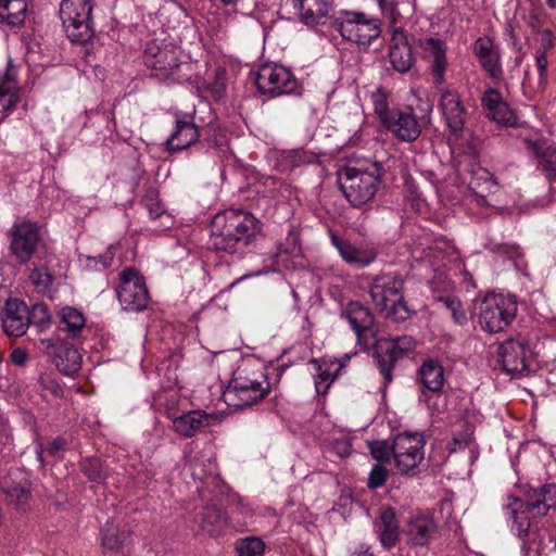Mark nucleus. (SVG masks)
<instances>
[{"label":"nucleus","instance_id":"1","mask_svg":"<svg viewBox=\"0 0 556 556\" xmlns=\"http://www.w3.org/2000/svg\"><path fill=\"white\" fill-rule=\"evenodd\" d=\"M262 229V222L252 213L228 208L212 218L208 244L217 253L242 258L257 241Z\"/></svg>","mask_w":556,"mask_h":556},{"label":"nucleus","instance_id":"2","mask_svg":"<svg viewBox=\"0 0 556 556\" xmlns=\"http://www.w3.org/2000/svg\"><path fill=\"white\" fill-rule=\"evenodd\" d=\"M439 106L450 130L448 142L452 153L468 155L477 159V138L465 127L467 110L457 90L445 89L441 92Z\"/></svg>","mask_w":556,"mask_h":556},{"label":"nucleus","instance_id":"3","mask_svg":"<svg viewBox=\"0 0 556 556\" xmlns=\"http://www.w3.org/2000/svg\"><path fill=\"white\" fill-rule=\"evenodd\" d=\"M383 174L384 168L380 162L348 166L340 175V189L351 205L361 207L372 200Z\"/></svg>","mask_w":556,"mask_h":556},{"label":"nucleus","instance_id":"4","mask_svg":"<svg viewBox=\"0 0 556 556\" xmlns=\"http://www.w3.org/2000/svg\"><path fill=\"white\" fill-rule=\"evenodd\" d=\"M403 277L394 271L381 273L371 278L369 295L375 306L394 320L408 318L409 311L403 296Z\"/></svg>","mask_w":556,"mask_h":556},{"label":"nucleus","instance_id":"5","mask_svg":"<svg viewBox=\"0 0 556 556\" xmlns=\"http://www.w3.org/2000/svg\"><path fill=\"white\" fill-rule=\"evenodd\" d=\"M270 392V383L264 372L238 368L229 381L224 400L229 406L244 408L265 399Z\"/></svg>","mask_w":556,"mask_h":556},{"label":"nucleus","instance_id":"6","mask_svg":"<svg viewBox=\"0 0 556 556\" xmlns=\"http://www.w3.org/2000/svg\"><path fill=\"white\" fill-rule=\"evenodd\" d=\"M517 311L515 296L489 293L477 304L478 324L488 333H498L510 326Z\"/></svg>","mask_w":556,"mask_h":556},{"label":"nucleus","instance_id":"7","mask_svg":"<svg viewBox=\"0 0 556 556\" xmlns=\"http://www.w3.org/2000/svg\"><path fill=\"white\" fill-rule=\"evenodd\" d=\"M329 20L344 39L358 46H369L381 33L379 20L367 18L363 13L342 10Z\"/></svg>","mask_w":556,"mask_h":556},{"label":"nucleus","instance_id":"8","mask_svg":"<svg viewBox=\"0 0 556 556\" xmlns=\"http://www.w3.org/2000/svg\"><path fill=\"white\" fill-rule=\"evenodd\" d=\"M90 0H62L60 17L73 42L86 43L93 37Z\"/></svg>","mask_w":556,"mask_h":556},{"label":"nucleus","instance_id":"9","mask_svg":"<svg viewBox=\"0 0 556 556\" xmlns=\"http://www.w3.org/2000/svg\"><path fill=\"white\" fill-rule=\"evenodd\" d=\"M116 298L125 312L139 313L148 308L150 293L141 274L127 267L119 274Z\"/></svg>","mask_w":556,"mask_h":556},{"label":"nucleus","instance_id":"10","mask_svg":"<svg viewBox=\"0 0 556 556\" xmlns=\"http://www.w3.org/2000/svg\"><path fill=\"white\" fill-rule=\"evenodd\" d=\"M415 349L410 337L380 339L375 348L374 357L383 377L384 388L393 380V368L399 359Z\"/></svg>","mask_w":556,"mask_h":556},{"label":"nucleus","instance_id":"11","mask_svg":"<svg viewBox=\"0 0 556 556\" xmlns=\"http://www.w3.org/2000/svg\"><path fill=\"white\" fill-rule=\"evenodd\" d=\"M255 85L262 94L276 98L294 92L298 88V80L287 67L278 64H265L255 74Z\"/></svg>","mask_w":556,"mask_h":556},{"label":"nucleus","instance_id":"12","mask_svg":"<svg viewBox=\"0 0 556 556\" xmlns=\"http://www.w3.org/2000/svg\"><path fill=\"white\" fill-rule=\"evenodd\" d=\"M425 439L420 433H400L393 440V459L396 468L406 475H415L424 459Z\"/></svg>","mask_w":556,"mask_h":556},{"label":"nucleus","instance_id":"13","mask_svg":"<svg viewBox=\"0 0 556 556\" xmlns=\"http://www.w3.org/2000/svg\"><path fill=\"white\" fill-rule=\"evenodd\" d=\"M39 350L66 376H72L80 369L81 356L75 344L64 342L59 337L41 339Z\"/></svg>","mask_w":556,"mask_h":556},{"label":"nucleus","instance_id":"14","mask_svg":"<svg viewBox=\"0 0 556 556\" xmlns=\"http://www.w3.org/2000/svg\"><path fill=\"white\" fill-rule=\"evenodd\" d=\"M431 111L428 105L427 114L417 117L412 111L395 110L382 126L397 140L414 142L419 138L422 127L430 123Z\"/></svg>","mask_w":556,"mask_h":556},{"label":"nucleus","instance_id":"15","mask_svg":"<svg viewBox=\"0 0 556 556\" xmlns=\"http://www.w3.org/2000/svg\"><path fill=\"white\" fill-rule=\"evenodd\" d=\"M10 251L20 265L27 264L34 256L39 240V228L36 223L22 222L10 229Z\"/></svg>","mask_w":556,"mask_h":556},{"label":"nucleus","instance_id":"16","mask_svg":"<svg viewBox=\"0 0 556 556\" xmlns=\"http://www.w3.org/2000/svg\"><path fill=\"white\" fill-rule=\"evenodd\" d=\"M453 155L460 166L464 165L467 167L471 175L468 181L469 190L478 198V203H484L486 195L495 192L497 189V184L493 175L489 170L478 166V153L476 160H470L468 155L459 154V151H456Z\"/></svg>","mask_w":556,"mask_h":556},{"label":"nucleus","instance_id":"17","mask_svg":"<svg viewBox=\"0 0 556 556\" xmlns=\"http://www.w3.org/2000/svg\"><path fill=\"white\" fill-rule=\"evenodd\" d=\"M525 501L514 497V504L526 506L534 517H544L549 509L556 508V483H545L539 488H528L523 492Z\"/></svg>","mask_w":556,"mask_h":556},{"label":"nucleus","instance_id":"18","mask_svg":"<svg viewBox=\"0 0 556 556\" xmlns=\"http://www.w3.org/2000/svg\"><path fill=\"white\" fill-rule=\"evenodd\" d=\"M529 352L525 340L507 339L498 346V357L503 369L510 375H523L528 370L527 355Z\"/></svg>","mask_w":556,"mask_h":556},{"label":"nucleus","instance_id":"19","mask_svg":"<svg viewBox=\"0 0 556 556\" xmlns=\"http://www.w3.org/2000/svg\"><path fill=\"white\" fill-rule=\"evenodd\" d=\"M29 318V308L24 302L17 299H9L1 313L3 331L9 337L21 338L30 326Z\"/></svg>","mask_w":556,"mask_h":556},{"label":"nucleus","instance_id":"20","mask_svg":"<svg viewBox=\"0 0 556 556\" xmlns=\"http://www.w3.org/2000/svg\"><path fill=\"white\" fill-rule=\"evenodd\" d=\"M144 64L151 68L155 77L166 79L174 74L180 63L174 49H162L155 43H149L144 49Z\"/></svg>","mask_w":556,"mask_h":556},{"label":"nucleus","instance_id":"21","mask_svg":"<svg viewBox=\"0 0 556 556\" xmlns=\"http://www.w3.org/2000/svg\"><path fill=\"white\" fill-rule=\"evenodd\" d=\"M0 488L11 504L24 508L31 496V482L23 469L10 470L0 481Z\"/></svg>","mask_w":556,"mask_h":556},{"label":"nucleus","instance_id":"22","mask_svg":"<svg viewBox=\"0 0 556 556\" xmlns=\"http://www.w3.org/2000/svg\"><path fill=\"white\" fill-rule=\"evenodd\" d=\"M201 134L189 114L177 113L175 129L166 140V149L169 152H179L199 142Z\"/></svg>","mask_w":556,"mask_h":556},{"label":"nucleus","instance_id":"23","mask_svg":"<svg viewBox=\"0 0 556 556\" xmlns=\"http://www.w3.org/2000/svg\"><path fill=\"white\" fill-rule=\"evenodd\" d=\"M330 239L343 261L355 269H362L369 266L378 256V252L375 249L358 248L352 242L340 238L336 233H331Z\"/></svg>","mask_w":556,"mask_h":556},{"label":"nucleus","instance_id":"24","mask_svg":"<svg viewBox=\"0 0 556 556\" xmlns=\"http://www.w3.org/2000/svg\"><path fill=\"white\" fill-rule=\"evenodd\" d=\"M472 52L490 78L498 80L502 77L501 55L491 38L479 37L472 45Z\"/></svg>","mask_w":556,"mask_h":556},{"label":"nucleus","instance_id":"25","mask_svg":"<svg viewBox=\"0 0 556 556\" xmlns=\"http://www.w3.org/2000/svg\"><path fill=\"white\" fill-rule=\"evenodd\" d=\"M425 59L429 63L433 81L441 85L445 81L447 70L446 45L439 38H426L422 43Z\"/></svg>","mask_w":556,"mask_h":556},{"label":"nucleus","instance_id":"26","mask_svg":"<svg viewBox=\"0 0 556 556\" xmlns=\"http://www.w3.org/2000/svg\"><path fill=\"white\" fill-rule=\"evenodd\" d=\"M167 417L173 421V429L184 438H191L201 430L210 426L212 415L197 409L176 416L175 413L167 410Z\"/></svg>","mask_w":556,"mask_h":556},{"label":"nucleus","instance_id":"27","mask_svg":"<svg viewBox=\"0 0 556 556\" xmlns=\"http://www.w3.org/2000/svg\"><path fill=\"white\" fill-rule=\"evenodd\" d=\"M481 105L488 118L505 126L516 123V116L497 89L488 88L482 94Z\"/></svg>","mask_w":556,"mask_h":556},{"label":"nucleus","instance_id":"28","mask_svg":"<svg viewBox=\"0 0 556 556\" xmlns=\"http://www.w3.org/2000/svg\"><path fill=\"white\" fill-rule=\"evenodd\" d=\"M389 59L392 67L401 74L407 73L415 63L412 48L402 28L393 30Z\"/></svg>","mask_w":556,"mask_h":556},{"label":"nucleus","instance_id":"29","mask_svg":"<svg viewBox=\"0 0 556 556\" xmlns=\"http://www.w3.org/2000/svg\"><path fill=\"white\" fill-rule=\"evenodd\" d=\"M437 531L434 520L428 515H416L407 519L403 533L412 545L424 546L428 544Z\"/></svg>","mask_w":556,"mask_h":556},{"label":"nucleus","instance_id":"30","mask_svg":"<svg viewBox=\"0 0 556 556\" xmlns=\"http://www.w3.org/2000/svg\"><path fill=\"white\" fill-rule=\"evenodd\" d=\"M343 314L356 333L358 341L374 334V316L368 307L361 302H350Z\"/></svg>","mask_w":556,"mask_h":556},{"label":"nucleus","instance_id":"31","mask_svg":"<svg viewBox=\"0 0 556 556\" xmlns=\"http://www.w3.org/2000/svg\"><path fill=\"white\" fill-rule=\"evenodd\" d=\"M16 75V67L9 62L5 73L0 78V111L7 115L12 113L20 102V86Z\"/></svg>","mask_w":556,"mask_h":556},{"label":"nucleus","instance_id":"32","mask_svg":"<svg viewBox=\"0 0 556 556\" xmlns=\"http://www.w3.org/2000/svg\"><path fill=\"white\" fill-rule=\"evenodd\" d=\"M56 329L59 334H64L65 339L80 341L86 329V318L80 311L65 306L59 312Z\"/></svg>","mask_w":556,"mask_h":556},{"label":"nucleus","instance_id":"33","mask_svg":"<svg viewBox=\"0 0 556 556\" xmlns=\"http://www.w3.org/2000/svg\"><path fill=\"white\" fill-rule=\"evenodd\" d=\"M100 540L103 551L117 552L129 543L130 532L125 525L110 518L100 530Z\"/></svg>","mask_w":556,"mask_h":556},{"label":"nucleus","instance_id":"34","mask_svg":"<svg viewBox=\"0 0 556 556\" xmlns=\"http://www.w3.org/2000/svg\"><path fill=\"white\" fill-rule=\"evenodd\" d=\"M292 4L306 25L326 24L330 10L327 0H292Z\"/></svg>","mask_w":556,"mask_h":556},{"label":"nucleus","instance_id":"35","mask_svg":"<svg viewBox=\"0 0 556 556\" xmlns=\"http://www.w3.org/2000/svg\"><path fill=\"white\" fill-rule=\"evenodd\" d=\"M375 529L383 547L392 548L396 545L400 531L395 513L391 507L382 509Z\"/></svg>","mask_w":556,"mask_h":556},{"label":"nucleus","instance_id":"36","mask_svg":"<svg viewBox=\"0 0 556 556\" xmlns=\"http://www.w3.org/2000/svg\"><path fill=\"white\" fill-rule=\"evenodd\" d=\"M418 381L425 391L438 393L444 383V368L434 359H427L418 369Z\"/></svg>","mask_w":556,"mask_h":556},{"label":"nucleus","instance_id":"37","mask_svg":"<svg viewBox=\"0 0 556 556\" xmlns=\"http://www.w3.org/2000/svg\"><path fill=\"white\" fill-rule=\"evenodd\" d=\"M517 505L518 507L513 508L510 513L513 518L511 530L516 532L525 545L530 544L538 538V533L531 527L529 519V514H531V511H527L526 506H521L520 504Z\"/></svg>","mask_w":556,"mask_h":556},{"label":"nucleus","instance_id":"38","mask_svg":"<svg viewBox=\"0 0 556 556\" xmlns=\"http://www.w3.org/2000/svg\"><path fill=\"white\" fill-rule=\"evenodd\" d=\"M300 255V245L296 242V238L292 235H289L283 242L278 243L275 252L271 254L275 262L286 268L293 266V260Z\"/></svg>","mask_w":556,"mask_h":556},{"label":"nucleus","instance_id":"39","mask_svg":"<svg viewBox=\"0 0 556 556\" xmlns=\"http://www.w3.org/2000/svg\"><path fill=\"white\" fill-rule=\"evenodd\" d=\"M78 466L80 472L91 482L103 484L109 477L108 468L98 457H83L79 460Z\"/></svg>","mask_w":556,"mask_h":556},{"label":"nucleus","instance_id":"40","mask_svg":"<svg viewBox=\"0 0 556 556\" xmlns=\"http://www.w3.org/2000/svg\"><path fill=\"white\" fill-rule=\"evenodd\" d=\"M28 4L26 0L11 1L0 5V22L10 26H20L24 23Z\"/></svg>","mask_w":556,"mask_h":556},{"label":"nucleus","instance_id":"41","mask_svg":"<svg viewBox=\"0 0 556 556\" xmlns=\"http://www.w3.org/2000/svg\"><path fill=\"white\" fill-rule=\"evenodd\" d=\"M226 525V517L222 509L206 506L201 514V528L210 535L217 534Z\"/></svg>","mask_w":556,"mask_h":556},{"label":"nucleus","instance_id":"42","mask_svg":"<svg viewBox=\"0 0 556 556\" xmlns=\"http://www.w3.org/2000/svg\"><path fill=\"white\" fill-rule=\"evenodd\" d=\"M141 204L149 212V216L151 219H157L163 217L169 219V216L166 215V211L164 208L163 203L159 199V193L156 190L149 189L142 197Z\"/></svg>","mask_w":556,"mask_h":556},{"label":"nucleus","instance_id":"43","mask_svg":"<svg viewBox=\"0 0 556 556\" xmlns=\"http://www.w3.org/2000/svg\"><path fill=\"white\" fill-rule=\"evenodd\" d=\"M30 325H34L39 332L47 330L51 323V315L48 306L43 303H36L29 308Z\"/></svg>","mask_w":556,"mask_h":556},{"label":"nucleus","instance_id":"44","mask_svg":"<svg viewBox=\"0 0 556 556\" xmlns=\"http://www.w3.org/2000/svg\"><path fill=\"white\" fill-rule=\"evenodd\" d=\"M238 556H263L264 543L261 539L251 536L237 544Z\"/></svg>","mask_w":556,"mask_h":556},{"label":"nucleus","instance_id":"45","mask_svg":"<svg viewBox=\"0 0 556 556\" xmlns=\"http://www.w3.org/2000/svg\"><path fill=\"white\" fill-rule=\"evenodd\" d=\"M444 306L451 313L453 321L458 326H465L468 321L466 312L463 308L460 301L454 296L442 298Z\"/></svg>","mask_w":556,"mask_h":556},{"label":"nucleus","instance_id":"46","mask_svg":"<svg viewBox=\"0 0 556 556\" xmlns=\"http://www.w3.org/2000/svg\"><path fill=\"white\" fill-rule=\"evenodd\" d=\"M29 279L39 292H49L53 283V277L46 267H36L29 275Z\"/></svg>","mask_w":556,"mask_h":556},{"label":"nucleus","instance_id":"47","mask_svg":"<svg viewBox=\"0 0 556 556\" xmlns=\"http://www.w3.org/2000/svg\"><path fill=\"white\" fill-rule=\"evenodd\" d=\"M369 451L371 456L380 463H389L393 457V444L390 445L384 440L370 442Z\"/></svg>","mask_w":556,"mask_h":556},{"label":"nucleus","instance_id":"48","mask_svg":"<svg viewBox=\"0 0 556 556\" xmlns=\"http://www.w3.org/2000/svg\"><path fill=\"white\" fill-rule=\"evenodd\" d=\"M535 65L539 72V79L536 85L533 87L534 91H543L547 84V58L544 50H536L535 52Z\"/></svg>","mask_w":556,"mask_h":556},{"label":"nucleus","instance_id":"49","mask_svg":"<svg viewBox=\"0 0 556 556\" xmlns=\"http://www.w3.org/2000/svg\"><path fill=\"white\" fill-rule=\"evenodd\" d=\"M285 159L289 162L291 167H298L302 164L313 163L316 156L312 152L305 151L303 149H296L286 152Z\"/></svg>","mask_w":556,"mask_h":556},{"label":"nucleus","instance_id":"50","mask_svg":"<svg viewBox=\"0 0 556 556\" xmlns=\"http://www.w3.org/2000/svg\"><path fill=\"white\" fill-rule=\"evenodd\" d=\"M388 475V470L381 464L374 465L369 472L367 486L370 490L381 488L386 483Z\"/></svg>","mask_w":556,"mask_h":556},{"label":"nucleus","instance_id":"51","mask_svg":"<svg viewBox=\"0 0 556 556\" xmlns=\"http://www.w3.org/2000/svg\"><path fill=\"white\" fill-rule=\"evenodd\" d=\"M374 109L377 114L381 125H383L390 115L393 114L395 110H391L388 106L387 98L384 93L378 92L374 96Z\"/></svg>","mask_w":556,"mask_h":556},{"label":"nucleus","instance_id":"52","mask_svg":"<svg viewBox=\"0 0 556 556\" xmlns=\"http://www.w3.org/2000/svg\"><path fill=\"white\" fill-rule=\"evenodd\" d=\"M318 369L319 374L315 378V389L318 394H326L336 376H332L328 369H323L321 366Z\"/></svg>","mask_w":556,"mask_h":556},{"label":"nucleus","instance_id":"53","mask_svg":"<svg viewBox=\"0 0 556 556\" xmlns=\"http://www.w3.org/2000/svg\"><path fill=\"white\" fill-rule=\"evenodd\" d=\"M472 440L473 431L471 427H466L464 431L454 434L451 452H456L467 447L472 442Z\"/></svg>","mask_w":556,"mask_h":556},{"label":"nucleus","instance_id":"54","mask_svg":"<svg viewBox=\"0 0 556 556\" xmlns=\"http://www.w3.org/2000/svg\"><path fill=\"white\" fill-rule=\"evenodd\" d=\"M67 440L63 437L53 439L47 446L46 452L51 456H58L67 447Z\"/></svg>","mask_w":556,"mask_h":556},{"label":"nucleus","instance_id":"55","mask_svg":"<svg viewBox=\"0 0 556 556\" xmlns=\"http://www.w3.org/2000/svg\"><path fill=\"white\" fill-rule=\"evenodd\" d=\"M10 357L14 365L25 366L28 359V353L25 349L16 348L11 352Z\"/></svg>","mask_w":556,"mask_h":556},{"label":"nucleus","instance_id":"56","mask_svg":"<svg viewBox=\"0 0 556 556\" xmlns=\"http://www.w3.org/2000/svg\"><path fill=\"white\" fill-rule=\"evenodd\" d=\"M540 167L546 172V174L556 167V154L544 153L540 160Z\"/></svg>","mask_w":556,"mask_h":556},{"label":"nucleus","instance_id":"57","mask_svg":"<svg viewBox=\"0 0 556 556\" xmlns=\"http://www.w3.org/2000/svg\"><path fill=\"white\" fill-rule=\"evenodd\" d=\"M554 46V35L549 29H544L541 33V47L538 50H544V53H547L549 49Z\"/></svg>","mask_w":556,"mask_h":556},{"label":"nucleus","instance_id":"58","mask_svg":"<svg viewBox=\"0 0 556 556\" xmlns=\"http://www.w3.org/2000/svg\"><path fill=\"white\" fill-rule=\"evenodd\" d=\"M379 5L382 10V13L387 15L393 23H395V12L396 8L392 1L389 0H379Z\"/></svg>","mask_w":556,"mask_h":556},{"label":"nucleus","instance_id":"59","mask_svg":"<svg viewBox=\"0 0 556 556\" xmlns=\"http://www.w3.org/2000/svg\"><path fill=\"white\" fill-rule=\"evenodd\" d=\"M92 260L100 263L103 268H108L111 266V264L113 262V254L111 251H108L102 255L93 257Z\"/></svg>","mask_w":556,"mask_h":556},{"label":"nucleus","instance_id":"60","mask_svg":"<svg viewBox=\"0 0 556 556\" xmlns=\"http://www.w3.org/2000/svg\"><path fill=\"white\" fill-rule=\"evenodd\" d=\"M35 452H36L37 462L40 464V467L43 468L45 465H46L45 464V457H43V453L46 452V447H43V445L41 443H38L36 445Z\"/></svg>","mask_w":556,"mask_h":556},{"label":"nucleus","instance_id":"61","mask_svg":"<svg viewBox=\"0 0 556 556\" xmlns=\"http://www.w3.org/2000/svg\"><path fill=\"white\" fill-rule=\"evenodd\" d=\"M337 448L341 456H346L350 454V445L345 441L338 442Z\"/></svg>","mask_w":556,"mask_h":556},{"label":"nucleus","instance_id":"62","mask_svg":"<svg viewBox=\"0 0 556 556\" xmlns=\"http://www.w3.org/2000/svg\"><path fill=\"white\" fill-rule=\"evenodd\" d=\"M351 359V356L349 354H345L341 359H340V365L341 367H344L349 361Z\"/></svg>","mask_w":556,"mask_h":556},{"label":"nucleus","instance_id":"63","mask_svg":"<svg viewBox=\"0 0 556 556\" xmlns=\"http://www.w3.org/2000/svg\"><path fill=\"white\" fill-rule=\"evenodd\" d=\"M548 179L556 180V167L553 170L547 173Z\"/></svg>","mask_w":556,"mask_h":556},{"label":"nucleus","instance_id":"64","mask_svg":"<svg viewBox=\"0 0 556 556\" xmlns=\"http://www.w3.org/2000/svg\"><path fill=\"white\" fill-rule=\"evenodd\" d=\"M357 556H374V555L368 549H365V551H359L357 553Z\"/></svg>","mask_w":556,"mask_h":556}]
</instances>
